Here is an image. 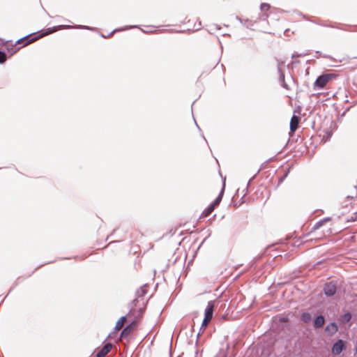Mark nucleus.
Segmentation results:
<instances>
[{
    "label": "nucleus",
    "instance_id": "obj_1",
    "mask_svg": "<svg viewBox=\"0 0 357 357\" xmlns=\"http://www.w3.org/2000/svg\"><path fill=\"white\" fill-rule=\"evenodd\" d=\"M331 78V75H329V74H325V75L319 76L317 77V79H316V81L314 82V88L318 89L324 88L326 85V84L329 82Z\"/></svg>",
    "mask_w": 357,
    "mask_h": 357
},
{
    "label": "nucleus",
    "instance_id": "obj_2",
    "mask_svg": "<svg viewBox=\"0 0 357 357\" xmlns=\"http://www.w3.org/2000/svg\"><path fill=\"white\" fill-rule=\"evenodd\" d=\"M337 287L333 282L326 283L324 287V294L327 296H332L336 293Z\"/></svg>",
    "mask_w": 357,
    "mask_h": 357
},
{
    "label": "nucleus",
    "instance_id": "obj_3",
    "mask_svg": "<svg viewBox=\"0 0 357 357\" xmlns=\"http://www.w3.org/2000/svg\"><path fill=\"white\" fill-rule=\"evenodd\" d=\"M344 347V344L343 340H337L332 347V352L335 355H339L342 353Z\"/></svg>",
    "mask_w": 357,
    "mask_h": 357
},
{
    "label": "nucleus",
    "instance_id": "obj_4",
    "mask_svg": "<svg viewBox=\"0 0 357 357\" xmlns=\"http://www.w3.org/2000/svg\"><path fill=\"white\" fill-rule=\"evenodd\" d=\"M112 345L111 343H106L96 354V357L105 356L112 349Z\"/></svg>",
    "mask_w": 357,
    "mask_h": 357
},
{
    "label": "nucleus",
    "instance_id": "obj_5",
    "mask_svg": "<svg viewBox=\"0 0 357 357\" xmlns=\"http://www.w3.org/2000/svg\"><path fill=\"white\" fill-rule=\"evenodd\" d=\"M213 310H214V303H213V301H209L207 304L206 309H205L204 317L212 319Z\"/></svg>",
    "mask_w": 357,
    "mask_h": 357
},
{
    "label": "nucleus",
    "instance_id": "obj_6",
    "mask_svg": "<svg viewBox=\"0 0 357 357\" xmlns=\"http://www.w3.org/2000/svg\"><path fill=\"white\" fill-rule=\"evenodd\" d=\"M299 121H300L299 117L296 116V115H294L291 117V121H290V130H291V131L295 132L297 130Z\"/></svg>",
    "mask_w": 357,
    "mask_h": 357
},
{
    "label": "nucleus",
    "instance_id": "obj_7",
    "mask_svg": "<svg viewBox=\"0 0 357 357\" xmlns=\"http://www.w3.org/2000/svg\"><path fill=\"white\" fill-rule=\"evenodd\" d=\"M325 319L324 317L322 315H319L316 317L314 323V326L315 328H321L324 324Z\"/></svg>",
    "mask_w": 357,
    "mask_h": 357
},
{
    "label": "nucleus",
    "instance_id": "obj_8",
    "mask_svg": "<svg viewBox=\"0 0 357 357\" xmlns=\"http://www.w3.org/2000/svg\"><path fill=\"white\" fill-rule=\"evenodd\" d=\"M225 182L223 183V185H222V190L219 194V195L217 197V198L213 201V202L212 203V204L215 207L216 206H218L222 199V196H223V194H224V191H225Z\"/></svg>",
    "mask_w": 357,
    "mask_h": 357
},
{
    "label": "nucleus",
    "instance_id": "obj_9",
    "mask_svg": "<svg viewBox=\"0 0 357 357\" xmlns=\"http://www.w3.org/2000/svg\"><path fill=\"white\" fill-rule=\"evenodd\" d=\"M133 322L130 324H129L128 326H127L126 328H124L123 329V331H121V337H125V336H128L130 334V333L132 332V329H133Z\"/></svg>",
    "mask_w": 357,
    "mask_h": 357
},
{
    "label": "nucleus",
    "instance_id": "obj_10",
    "mask_svg": "<svg viewBox=\"0 0 357 357\" xmlns=\"http://www.w3.org/2000/svg\"><path fill=\"white\" fill-rule=\"evenodd\" d=\"M337 326L335 323H331L326 327V331L331 334H334L337 331Z\"/></svg>",
    "mask_w": 357,
    "mask_h": 357
},
{
    "label": "nucleus",
    "instance_id": "obj_11",
    "mask_svg": "<svg viewBox=\"0 0 357 357\" xmlns=\"http://www.w3.org/2000/svg\"><path fill=\"white\" fill-rule=\"evenodd\" d=\"M126 319V317L125 316L123 317H121L118 321L116 323V325H115V327H114V329L116 331H119L122 328V327L123 326V324H124V322Z\"/></svg>",
    "mask_w": 357,
    "mask_h": 357
},
{
    "label": "nucleus",
    "instance_id": "obj_12",
    "mask_svg": "<svg viewBox=\"0 0 357 357\" xmlns=\"http://www.w3.org/2000/svg\"><path fill=\"white\" fill-rule=\"evenodd\" d=\"M283 64H284L283 62H278V70L280 74L279 78H280V81L281 82H284V74L283 73V71H282Z\"/></svg>",
    "mask_w": 357,
    "mask_h": 357
},
{
    "label": "nucleus",
    "instance_id": "obj_13",
    "mask_svg": "<svg viewBox=\"0 0 357 357\" xmlns=\"http://www.w3.org/2000/svg\"><path fill=\"white\" fill-rule=\"evenodd\" d=\"M73 26H63V25H60V26H58L56 27H54V31H56V30H59L61 29H63V28H73ZM75 28H79V29H91V28H89V26H82V25H78V26H75Z\"/></svg>",
    "mask_w": 357,
    "mask_h": 357
},
{
    "label": "nucleus",
    "instance_id": "obj_14",
    "mask_svg": "<svg viewBox=\"0 0 357 357\" xmlns=\"http://www.w3.org/2000/svg\"><path fill=\"white\" fill-rule=\"evenodd\" d=\"M215 206L211 204H210L202 213L203 217L208 216L215 209Z\"/></svg>",
    "mask_w": 357,
    "mask_h": 357
},
{
    "label": "nucleus",
    "instance_id": "obj_15",
    "mask_svg": "<svg viewBox=\"0 0 357 357\" xmlns=\"http://www.w3.org/2000/svg\"><path fill=\"white\" fill-rule=\"evenodd\" d=\"M301 320L305 323H308L312 320V316L309 312H303L301 314Z\"/></svg>",
    "mask_w": 357,
    "mask_h": 357
},
{
    "label": "nucleus",
    "instance_id": "obj_16",
    "mask_svg": "<svg viewBox=\"0 0 357 357\" xmlns=\"http://www.w3.org/2000/svg\"><path fill=\"white\" fill-rule=\"evenodd\" d=\"M327 220L326 219H324V220H321L319 221H318L317 222L315 223V225H314L313 227V229H317L319 228H320L325 222H326Z\"/></svg>",
    "mask_w": 357,
    "mask_h": 357
},
{
    "label": "nucleus",
    "instance_id": "obj_17",
    "mask_svg": "<svg viewBox=\"0 0 357 357\" xmlns=\"http://www.w3.org/2000/svg\"><path fill=\"white\" fill-rule=\"evenodd\" d=\"M7 59L6 54L4 52L0 51V63H3Z\"/></svg>",
    "mask_w": 357,
    "mask_h": 357
},
{
    "label": "nucleus",
    "instance_id": "obj_18",
    "mask_svg": "<svg viewBox=\"0 0 357 357\" xmlns=\"http://www.w3.org/2000/svg\"><path fill=\"white\" fill-rule=\"evenodd\" d=\"M351 315L349 312H347L342 316V321L344 322H349L351 320Z\"/></svg>",
    "mask_w": 357,
    "mask_h": 357
},
{
    "label": "nucleus",
    "instance_id": "obj_19",
    "mask_svg": "<svg viewBox=\"0 0 357 357\" xmlns=\"http://www.w3.org/2000/svg\"><path fill=\"white\" fill-rule=\"evenodd\" d=\"M146 294V290L144 287H141L136 291V294L138 297H142Z\"/></svg>",
    "mask_w": 357,
    "mask_h": 357
},
{
    "label": "nucleus",
    "instance_id": "obj_20",
    "mask_svg": "<svg viewBox=\"0 0 357 357\" xmlns=\"http://www.w3.org/2000/svg\"><path fill=\"white\" fill-rule=\"evenodd\" d=\"M211 319L206 318L204 317V320L202 321V328H205V327L208 324V323L211 321Z\"/></svg>",
    "mask_w": 357,
    "mask_h": 357
},
{
    "label": "nucleus",
    "instance_id": "obj_21",
    "mask_svg": "<svg viewBox=\"0 0 357 357\" xmlns=\"http://www.w3.org/2000/svg\"><path fill=\"white\" fill-rule=\"evenodd\" d=\"M269 8H270V6H269V4H268V3H262V4L261 5V9L262 10H268V9H269Z\"/></svg>",
    "mask_w": 357,
    "mask_h": 357
},
{
    "label": "nucleus",
    "instance_id": "obj_22",
    "mask_svg": "<svg viewBox=\"0 0 357 357\" xmlns=\"http://www.w3.org/2000/svg\"><path fill=\"white\" fill-rule=\"evenodd\" d=\"M306 54H305V53H303V54H298L297 52H294V53L292 54L291 57H292V59H294V58H296V57L305 56Z\"/></svg>",
    "mask_w": 357,
    "mask_h": 357
},
{
    "label": "nucleus",
    "instance_id": "obj_23",
    "mask_svg": "<svg viewBox=\"0 0 357 357\" xmlns=\"http://www.w3.org/2000/svg\"><path fill=\"white\" fill-rule=\"evenodd\" d=\"M282 86L286 89H289V87H288V85L286 84L285 81H284V82H282Z\"/></svg>",
    "mask_w": 357,
    "mask_h": 357
},
{
    "label": "nucleus",
    "instance_id": "obj_24",
    "mask_svg": "<svg viewBox=\"0 0 357 357\" xmlns=\"http://www.w3.org/2000/svg\"><path fill=\"white\" fill-rule=\"evenodd\" d=\"M136 302H137V300H134V301H133V305H136V303H135Z\"/></svg>",
    "mask_w": 357,
    "mask_h": 357
},
{
    "label": "nucleus",
    "instance_id": "obj_25",
    "mask_svg": "<svg viewBox=\"0 0 357 357\" xmlns=\"http://www.w3.org/2000/svg\"><path fill=\"white\" fill-rule=\"evenodd\" d=\"M137 27V26H130V28H135Z\"/></svg>",
    "mask_w": 357,
    "mask_h": 357
}]
</instances>
